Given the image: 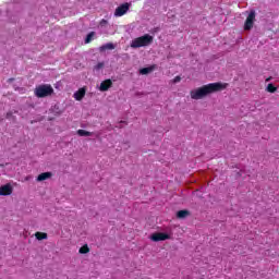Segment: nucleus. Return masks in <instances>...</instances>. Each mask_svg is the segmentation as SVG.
Wrapping results in <instances>:
<instances>
[{
    "mask_svg": "<svg viewBox=\"0 0 279 279\" xmlns=\"http://www.w3.org/2000/svg\"><path fill=\"white\" fill-rule=\"evenodd\" d=\"M266 82H271V77L266 78Z\"/></svg>",
    "mask_w": 279,
    "mask_h": 279,
    "instance_id": "nucleus-22",
    "label": "nucleus"
},
{
    "mask_svg": "<svg viewBox=\"0 0 279 279\" xmlns=\"http://www.w3.org/2000/svg\"><path fill=\"white\" fill-rule=\"evenodd\" d=\"M128 10H130V3H124L118 7L114 11V16H123L128 14Z\"/></svg>",
    "mask_w": 279,
    "mask_h": 279,
    "instance_id": "nucleus-6",
    "label": "nucleus"
},
{
    "mask_svg": "<svg viewBox=\"0 0 279 279\" xmlns=\"http://www.w3.org/2000/svg\"><path fill=\"white\" fill-rule=\"evenodd\" d=\"M86 96V89L85 88H80L78 90H76L73 95L74 99L76 101H82L84 99V97Z\"/></svg>",
    "mask_w": 279,
    "mask_h": 279,
    "instance_id": "nucleus-9",
    "label": "nucleus"
},
{
    "mask_svg": "<svg viewBox=\"0 0 279 279\" xmlns=\"http://www.w3.org/2000/svg\"><path fill=\"white\" fill-rule=\"evenodd\" d=\"M154 71V68H144L140 70L141 75H149Z\"/></svg>",
    "mask_w": 279,
    "mask_h": 279,
    "instance_id": "nucleus-12",
    "label": "nucleus"
},
{
    "mask_svg": "<svg viewBox=\"0 0 279 279\" xmlns=\"http://www.w3.org/2000/svg\"><path fill=\"white\" fill-rule=\"evenodd\" d=\"M104 66V62H100L98 64L95 65V70L96 71H100V69Z\"/></svg>",
    "mask_w": 279,
    "mask_h": 279,
    "instance_id": "nucleus-20",
    "label": "nucleus"
},
{
    "mask_svg": "<svg viewBox=\"0 0 279 279\" xmlns=\"http://www.w3.org/2000/svg\"><path fill=\"white\" fill-rule=\"evenodd\" d=\"M150 239H151V241H155L157 243L158 241H167V240L171 239V236L167 233L157 232V233H153L150 235Z\"/></svg>",
    "mask_w": 279,
    "mask_h": 279,
    "instance_id": "nucleus-5",
    "label": "nucleus"
},
{
    "mask_svg": "<svg viewBox=\"0 0 279 279\" xmlns=\"http://www.w3.org/2000/svg\"><path fill=\"white\" fill-rule=\"evenodd\" d=\"M177 217L179 219H185V217H189V210H179L177 213Z\"/></svg>",
    "mask_w": 279,
    "mask_h": 279,
    "instance_id": "nucleus-11",
    "label": "nucleus"
},
{
    "mask_svg": "<svg viewBox=\"0 0 279 279\" xmlns=\"http://www.w3.org/2000/svg\"><path fill=\"white\" fill-rule=\"evenodd\" d=\"M102 51H106V49L112 50L114 49V44H106L101 47Z\"/></svg>",
    "mask_w": 279,
    "mask_h": 279,
    "instance_id": "nucleus-17",
    "label": "nucleus"
},
{
    "mask_svg": "<svg viewBox=\"0 0 279 279\" xmlns=\"http://www.w3.org/2000/svg\"><path fill=\"white\" fill-rule=\"evenodd\" d=\"M94 37H95V32L89 33L85 39V43L86 44L90 43V40H93Z\"/></svg>",
    "mask_w": 279,
    "mask_h": 279,
    "instance_id": "nucleus-18",
    "label": "nucleus"
},
{
    "mask_svg": "<svg viewBox=\"0 0 279 279\" xmlns=\"http://www.w3.org/2000/svg\"><path fill=\"white\" fill-rule=\"evenodd\" d=\"M266 90L268 93H276V90H278V88H276V86H274V84L270 83L267 85Z\"/></svg>",
    "mask_w": 279,
    "mask_h": 279,
    "instance_id": "nucleus-15",
    "label": "nucleus"
},
{
    "mask_svg": "<svg viewBox=\"0 0 279 279\" xmlns=\"http://www.w3.org/2000/svg\"><path fill=\"white\" fill-rule=\"evenodd\" d=\"M35 236H36L37 241H44L45 239H47V233L36 232Z\"/></svg>",
    "mask_w": 279,
    "mask_h": 279,
    "instance_id": "nucleus-13",
    "label": "nucleus"
},
{
    "mask_svg": "<svg viewBox=\"0 0 279 279\" xmlns=\"http://www.w3.org/2000/svg\"><path fill=\"white\" fill-rule=\"evenodd\" d=\"M107 23H108V21L101 20V22H100L101 27H104V25H107Z\"/></svg>",
    "mask_w": 279,
    "mask_h": 279,
    "instance_id": "nucleus-21",
    "label": "nucleus"
},
{
    "mask_svg": "<svg viewBox=\"0 0 279 279\" xmlns=\"http://www.w3.org/2000/svg\"><path fill=\"white\" fill-rule=\"evenodd\" d=\"M34 93L39 99H43L45 97H51L53 93V87L49 84L39 85L35 88Z\"/></svg>",
    "mask_w": 279,
    "mask_h": 279,
    "instance_id": "nucleus-3",
    "label": "nucleus"
},
{
    "mask_svg": "<svg viewBox=\"0 0 279 279\" xmlns=\"http://www.w3.org/2000/svg\"><path fill=\"white\" fill-rule=\"evenodd\" d=\"M112 88V80L108 78L106 81H102L100 83V86L98 87V90H100L101 93H106V90Z\"/></svg>",
    "mask_w": 279,
    "mask_h": 279,
    "instance_id": "nucleus-8",
    "label": "nucleus"
},
{
    "mask_svg": "<svg viewBox=\"0 0 279 279\" xmlns=\"http://www.w3.org/2000/svg\"><path fill=\"white\" fill-rule=\"evenodd\" d=\"M80 254H88L90 252V248H88V245H84L80 248Z\"/></svg>",
    "mask_w": 279,
    "mask_h": 279,
    "instance_id": "nucleus-16",
    "label": "nucleus"
},
{
    "mask_svg": "<svg viewBox=\"0 0 279 279\" xmlns=\"http://www.w3.org/2000/svg\"><path fill=\"white\" fill-rule=\"evenodd\" d=\"M52 175L53 173L51 172H43L37 177V182H45V180H49Z\"/></svg>",
    "mask_w": 279,
    "mask_h": 279,
    "instance_id": "nucleus-10",
    "label": "nucleus"
},
{
    "mask_svg": "<svg viewBox=\"0 0 279 279\" xmlns=\"http://www.w3.org/2000/svg\"><path fill=\"white\" fill-rule=\"evenodd\" d=\"M78 136H93L92 132L85 131V130H78L77 131Z\"/></svg>",
    "mask_w": 279,
    "mask_h": 279,
    "instance_id": "nucleus-14",
    "label": "nucleus"
},
{
    "mask_svg": "<svg viewBox=\"0 0 279 279\" xmlns=\"http://www.w3.org/2000/svg\"><path fill=\"white\" fill-rule=\"evenodd\" d=\"M179 82H182V77H180V76H175V77L172 80V84H179Z\"/></svg>",
    "mask_w": 279,
    "mask_h": 279,
    "instance_id": "nucleus-19",
    "label": "nucleus"
},
{
    "mask_svg": "<svg viewBox=\"0 0 279 279\" xmlns=\"http://www.w3.org/2000/svg\"><path fill=\"white\" fill-rule=\"evenodd\" d=\"M154 43V36L145 34L144 36L134 38L131 41L132 49H141V47H149Z\"/></svg>",
    "mask_w": 279,
    "mask_h": 279,
    "instance_id": "nucleus-2",
    "label": "nucleus"
},
{
    "mask_svg": "<svg viewBox=\"0 0 279 279\" xmlns=\"http://www.w3.org/2000/svg\"><path fill=\"white\" fill-rule=\"evenodd\" d=\"M13 191H14V187L12 186L11 183H7L0 186V195L2 196H8L11 193H13Z\"/></svg>",
    "mask_w": 279,
    "mask_h": 279,
    "instance_id": "nucleus-7",
    "label": "nucleus"
},
{
    "mask_svg": "<svg viewBox=\"0 0 279 279\" xmlns=\"http://www.w3.org/2000/svg\"><path fill=\"white\" fill-rule=\"evenodd\" d=\"M256 21V11H251L245 20L244 29L250 32L254 27V22Z\"/></svg>",
    "mask_w": 279,
    "mask_h": 279,
    "instance_id": "nucleus-4",
    "label": "nucleus"
},
{
    "mask_svg": "<svg viewBox=\"0 0 279 279\" xmlns=\"http://www.w3.org/2000/svg\"><path fill=\"white\" fill-rule=\"evenodd\" d=\"M228 88V83H209L202 87H197L190 92L191 99H195L196 101L199 99H204V97H208V95H213V93H219V90H226Z\"/></svg>",
    "mask_w": 279,
    "mask_h": 279,
    "instance_id": "nucleus-1",
    "label": "nucleus"
}]
</instances>
